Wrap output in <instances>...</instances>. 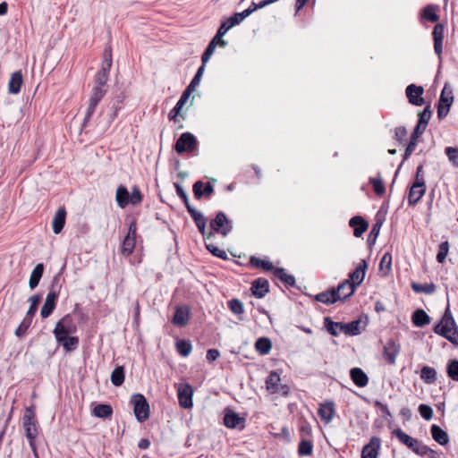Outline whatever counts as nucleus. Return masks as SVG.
<instances>
[{"label":"nucleus","instance_id":"f257e3e1","mask_svg":"<svg viewBox=\"0 0 458 458\" xmlns=\"http://www.w3.org/2000/svg\"><path fill=\"white\" fill-rule=\"evenodd\" d=\"M108 77L109 71H106V69H100L98 72L94 81L95 85L92 89V92L89 99V106L87 108L82 123L83 126L87 125L92 114H94L98 103L106 95V89H105V86L108 81Z\"/></svg>","mask_w":458,"mask_h":458},{"label":"nucleus","instance_id":"f03ea898","mask_svg":"<svg viewBox=\"0 0 458 458\" xmlns=\"http://www.w3.org/2000/svg\"><path fill=\"white\" fill-rule=\"evenodd\" d=\"M433 330L437 335H441L454 345L458 346V327L449 307L445 309L440 322L434 327Z\"/></svg>","mask_w":458,"mask_h":458},{"label":"nucleus","instance_id":"7ed1b4c3","mask_svg":"<svg viewBox=\"0 0 458 458\" xmlns=\"http://www.w3.org/2000/svg\"><path fill=\"white\" fill-rule=\"evenodd\" d=\"M23 428L25 431V436L29 441V445L37 457V447L35 444V439L38 434V421L35 418V411L34 407L30 406L26 408L25 413L22 418Z\"/></svg>","mask_w":458,"mask_h":458},{"label":"nucleus","instance_id":"20e7f679","mask_svg":"<svg viewBox=\"0 0 458 458\" xmlns=\"http://www.w3.org/2000/svg\"><path fill=\"white\" fill-rule=\"evenodd\" d=\"M60 276L55 275L53 278L50 291L47 293L45 302L41 308L40 315L43 318H48L56 306V301L59 296L61 285L59 284Z\"/></svg>","mask_w":458,"mask_h":458},{"label":"nucleus","instance_id":"39448f33","mask_svg":"<svg viewBox=\"0 0 458 458\" xmlns=\"http://www.w3.org/2000/svg\"><path fill=\"white\" fill-rule=\"evenodd\" d=\"M324 325L330 335H335L333 327H339V331L347 335H358L361 333V321L360 319L353 320L349 323L334 322L329 317L325 318Z\"/></svg>","mask_w":458,"mask_h":458},{"label":"nucleus","instance_id":"423d86ee","mask_svg":"<svg viewBox=\"0 0 458 458\" xmlns=\"http://www.w3.org/2000/svg\"><path fill=\"white\" fill-rule=\"evenodd\" d=\"M76 332L77 325L71 314H66L59 319L53 330L55 340H64L65 335H74Z\"/></svg>","mask_w":458,"mask_h":458},{"label":"nucleus","instance_id":"0eeeda50","mask_svg":"<svg viewBox=\"0 0 458 458\" xmlns=\"http://www.w3.org/2000/svg\"><path fill=\"white\" fill-rule=\"evenodd\" d=\"M131 403L133 405L134 415L140 422H143L149 418V404L143 394H132L131 397Z\"/></svg>","mask_w":458,"mask_h":458},{"label":"nucleus","instance_id":"6e6552de","mask_svg":"<svg viewBox=\"0 0 458 458\" xmlns=\"http://www.w3.org/2000/svg\"><path fill=\"white\" fill-rule=\"evenodd\" d=\"M453 102H454L453 89L447 83H445L441 91L440 98H439V100L437 103V117H438V119L441 120L448 114V113L450 111V107L453 105Z\"/></svg>","mask_w":458,"mask_h":458},{"label":"nucleus","instance_id":"1a4fd4ad","mask_svg":"<svg viewBox=\"0 0 458 458\" xmlns=\"http://www.w3.org/2000/svg\"><path fill=\"white\" fill-rule=\"evenodd\" d=\"M210 227L212 229L211 232L217 233L224 237L227 236L233 229L232 222L222 211H219L216 217L210 221Z\"/></svg>","mask_w":458,"mask_h":458},{"label":"nucleus","instance_id":"9d476101","mask_svg":"<svg viewBox=\"0 0 458 458\" xmlns=\"http://www.w3.org/2000/svg\"><path fill=\"white\" fill-rule=\"evenodd\" d=\"M191 216V217L193 219L196 226L198 227L199 233L204 237L205 240H209L214 236L213 232H207V219L204 216V215L200 212L195 209L193 207H188L187 210Z\"/></svg>","mask_w":458,"mask_h":458},{"label":"nucleus","instance_id":"9b49d317","mask_svg":"<svg viewBox=\"0 0 458 458\" xmlns=\"http://www.w3.org/2000/svg\"><path fill=\"white\" fill-rule=\"evenodd\" d=\"M193 389L192 386L188 384H179L177 386V396L178 402L182 408L191 409L193 405L192 403Z\"/></svg>","mask_w":458,"mask_h":458},{"label":"nucleus","instance_id":"f8f14e48","mask_svg":"<svg viewBox=\"0 0 458 458\" xmlns=\"http://www.w3.org/2000/svg\"><path fill=\"white\" fill-rule=\"evenodd\" d=\"M197 145L196 138L191 132H183L174 145V149L178 154H182L183 152H191L192 151Z\"/></svg>","mask_w":458,"mask_h":458},{"label":"nucleus","instance_id":"ddd939ff","mask_svg":"<svg viewBox=\"0 0 458 458\" xmlns=\"http://www.w3.org/2000/svg\"><path fill=\"white\" fill-rule=\"evenodd\" d=\"M423 92V88L415 84H410L405 89L409 102L417 106H421L425 103L424 98H422Z\"/></svg>","mask_w":458,"mask_h":458},{"label":"nucleus","instance_id":"4468645a","mask_svg":"<svg viewBox=\"0 0 458 458\" xmlns=\"http://www.w3.org/2000/svg\"><path fill=\"white\" fill-rule=\"evenodd\" d=\"M380 447L381 439L378 437H372L369 442L363 446L361 458H378Z\"/></svg>","mask_w":458,"mask_h":458},{"label":"nucleus","instance_id":"2eb2a0df","mask_svg":"<svg viewBox=\"0 0 458 458\" xmlns=\"http://www.w3.org/2000/svg\"><path fill=\"white\" fill-rule=\"evenodd\" d=\"M426 192L425 182H413L410 188L408 193V204L410 206H415Z\"/></svg>","mask_w":458,"mask_h":458},{"label":"nucleus","instance_id":"dca6fc26","mask_svg":"<svg viewBox=\"0 0 458 458\" xmlns=\"http://www.w3.org/2000/svg\"><path fill=\"white\" fill-rule=\"evenodd\" d=\"M399 352L400 344H397L395 341L390 339L384 346L383 357L388 364L394 365L395 363V360Z\"/></svg>","mask_w":458,"mask_h":458},{"label":"nucleus","instance_id":"f3484780","mask_svg":"<svg viewBox=\"0 0 458 458\" xmlns=\"http://www.w3.org/2000/svg\"><path fill=\"white\" fill-rule=\"evenodd\" d=\"M445 27L443 24H437L433 29V39H434V51L441 60V55L443 53V40H444Z\"/></svg>","mask_w":458,"mask_h":458},{"label":"nucleus","instance_id":"a211bd4d","mask_svg":"<svg viewBox=\"0 0 458 458\" xmlns=\"http://www.w3.org/2000/svg\"><path fill=\"white\" fill-rule=\"evenodd\" d=\"M224 424L229 428L242 429L245 427V420L233 411H227L224 416Z\"/></svg>","mask_w":458,"mask_h":458},{"label":"nucleus","instance_id":"6ab92c4d","mask_svg":"<svg viewBox=\"0 0 458 458\" xmlns=\"http://www.w3.org/2000/svg\"><path fill=\"white\" fill-rule=\"evenodd\" d=\"M368 264L365 259H361L356 269L350 273L349 280L352 284L356 288L364 280Z\"/></svg>","mask_w":458,"mask_h":458},{"label":"nucleus","instance_id":"aec40b11","mask_svg":"<svg viewBox=\"0 0 458 458\" xmlns=\"http://www.w3.org/2000/svg\"><path fill=\"white\" fill-rule=\"evenodd\" d=\"M318 414L320 419L326 423H330L335 415V403L332 401L325 402L319 405Z\"/></svg>","mask_w":458,"mask_h":458},{"label":"nucleus","instance_id":"412c9836","mask_svg":"<svg viewBox=\"0 0 458 458\" xmlns=\"http://www.w3.org/2000/svg\"><path fill=\"white\" fill-rule=\"evenodd\" d=\"M334 291L335 295L340 297L338 301H345L354 293L355 287L350 283V280L345 279L336 288H334Z\"/></svg>","mask_w":458,"mask_h":458},{"label":"nucleus","instance_id":"4be33fe9","mask_svg":"<svg viewBox=\"0 0 458 458\" xmlns=\"http://www.w3.org/2000/svg\"><path fill=\"white\" fill-rule=\"evenodd\" d=\"M251 292L255 297L263 298L269 292L268 281L262 277L254 280L251 284Z\"/></svg>","mask_w":458,"mask_h":458},{"label":"nucleus","instance_id":"5701e85b","mask_svg":"<svg viewBox=\"0 0 458 458\" xmlns=\"http://www.w3.org/2000/svg\"><path fill=\"white\" fill-rule=\"evenodd\" d=\"M349 225L353 228V235L360 237L369 227L368 222L360 216H355L349 220Z\"/></svg>","mask_w":458,"mask_h":458},{"label":"nucleus","instance_id":"b1692460","mask_svg":"<svg viewBox=\"0 0 458 458\" xmlns=\"http://www.w3.org/2000/svg\"><path fill=\"white\" fill-rule=\"evenodd\" d=\"M190 310L186 306H179L176 308L173 323L178 327H185L190 319Z\"/></svg>","mask_w":458,"mask_h":458},{"label":"nucleus","instance_id":"393cba45","mask_svg":"<svg viewBox=\"0 0 458 458\" xmlns=\"http://www.w3.org/2000/svg\"><path fill=\"white\" fill-rule=\"evenodd\" d=\"M65 218H66V210L64 207H61L57 209V211L55 214L52 226H53V232L55 234H58L62 232L64 229V226L65 225Z\"/></svg>","mask_w":458,"mask_h":458},{"label":"nucleus","instance_id":"a878e982","mask_svg":"<svg viewBox=\"0 0 458 458\" xmlns=\"http://www.w3.org/2000/svg\"><path fill=\"white\" fill-rule=\"evenodd\" d=\"M350 377L353 383L359 387H364L369 383V377L360 368H352L350 370Z\"/></svg>","mask_w":458,"mask_h":458},{"label":"nucleus","instance_id":"bb28decb","mask_svg":"<svg viewBox=\"0 0 458 458\" xmlns=\"http://www.w3.org/2000/svg\"><path fill=\"white\" fill-rule=\"evenodd\" d=\"M432 438L441 445H446L449 443V437L446 431L443 430L438 425L433 424L430 428Z\"/></svg>","mask_w":458,"mask_h":458},{"label":"nucleus","instance_id":"cd10ccee","mask_svg":"<svg viewBox=\"0 0 458 458\" xmlns=\"http://www.w3.org/2000/svg\"><path fill=\"white\" fill-rule=\"evenodd\" d=\"M22 74L21 71L12 73L8 82V90L11 94H18L22 84Z\"/></svg>","mask_w":458,"mask_h":458},{"label":"nucleus","instance_id":"c85d7f7f","mask_svg":"<svg viewBox=\"0 0 458 458\" xmlns=\"http://www.w3.org/2000/svg\"><path fill=\"white\" fill-rule=\"evenodd\" d=\"M189 98V93L183 91L174 107L168 114L169 120H175V118L179 115L182 116L181 112Z\"/></svg>","mask_w":458,"mask_h":458},{"label":"nucleus","instance_id":"c756f323","mask_svg":"<svg viewBox=\"0 0 458 458\" xmlns=\"http://www.w3.org/2000/svg\"><path fill=\"white\" fill-rule=\"evenodd\" d=\"M44 273V265L42 263H38L33 268L29 281V286L31 290L35 289L43 276Z\"/></svg>","mask_w":458,"mask_h":458},{"label":"nucleus","instance_id":"7c9ffc66","mask_svg":"<svg viewBox=\"0 0 458 458\" xmlns=\"http://www.w3.org/2000/svg\"><path fill=\"white\" fill-rule=\"evenodd\" d=\"M393 435L397 437V439L402 443L403 445H406L408 448L411 449L413 448L414 445L417 444V438H413L408 434H406L404 431H403L401 428H395L393 431Z\"/></svg>","mask_w":458,"mask_h":458},{"label":"nucleus","instance_id":"2f4dec72","mask_svg":"<svg viewBox=\"0 0 458 458\" xmlns=\"http://www.w3.org/2000/svg\"><path fill=\"white\" fill-rule=\"evenodd\" d=\"M317 301L322 302L324 304H333L340 299L338 295H335L334 288H331L326 292L320 293L315 296Z\"/></svg>","mask_w":458,"mask_h":458},{"label":"nucleus","instance_id":"473e14b6","mask_svg":"<svg viewBox=\"0 0 458 458\" xmlns=\"http://www.w3.org/2000/svg\"><path fill=\"white\" fill-rule=\"evenodd\" d=\"M411 321L414 326L421 327L430 323V317L425 310L420 309L413 312Z\"/></svg>","mask_w":458,"mask_h":458},{"label":"nucleus","instance_id":"72a5a7b5","mask_svg":"<svg viewBox=\"0 0 458 458\" xmlns=\"http://www.w3.org/2000/svg\"><path fill=\"white\" fill-rule=\"evenodd\" d=\"M115 199H116L117 205L121 208H124L125 207L128 206V204H130V193H129L128 190L126 189V187H124L123 185H120L117 188L116 194H115Z\"/></svg>","mask_w":458,"mask_h":458},{"label":"nucleus","instance_id":"f704fd0d","mask_svg":"<svg viewBox=\"0 0 458 458\" xmlns=\"http://www.w3.org/2000/svg\"><path fill=\"white\" fill-rule=\"evenodd\" d=\"M273 275L276 278L283 282L286 286H293L295 284V278L292 275H288L284 268L276 267Z\"/></svg>","mask_w":458,"mask_h":458},{"label":"nucleus","instance_id":"c9c22d12","mask_svg":"<svg viewBox=\"0 0 458 458\" xmlns=\"http://www.w3.org/2000/svg\"><path fill=\"white\" fill-rule=\"evenodd\" d=\"M56 342L61 344L67 352L76 350L79 345V338L72 335H65L64 340H56Z\"/></svg>","mask_w":458,"mask_h":458},{"label":"nucleus","instance_id":"e433bc0d","mask_svg":"<svg viewBox=\"0 0 458 458\" xmlns=\"http://www.w3.org/2000/svg\"><path fill=\"white\" fill-rule=\"evenodd\" d=\"M420 378L428 385L434 384L437 380V371L429 366L422 367L420 370Z\"/></svg>","mask_w":458,"mask_h":458},{"label":"nucleus","instance_id":"4c0bfd02","mask_svg":"<svg viewBox=\"0 0 458 458\" xmlns=\"http://www.w3.org/2000/svg\"><path fill=\"white\" fill-rule=\"evenodd\" d=\"M255 348L261 355L269 353L272 348V343L267 337H260L255 343Z\"/></svg>","mask_w":458,"mask_h":458},{"label":"nucleus","instance_id":"58836bf2","mask_svg":"<svg viewBox=\"0 0 458 458\" xmlns=\"http://www.w3.org/2000/svg\"><path fill=\"white\" fill-rule=\"evenodd\" d=\"M124 368L123 366L116 367L111 374V382L115 386H120L124 382Z\"/></svg>","mask_w":458,"mask_h":458},{"label":"nucleus","instance_id":"ea45409f","mask_svg":"<svg viewBox=\"0 0 458 458\" xmlns=\"http://www.w3.org/2000/svg\"><path fill=\"white\" fill-rule=\"evenodd\" d=\"M175 346L178 353L182 357L189 356L192 351V345L189 340H178Z\"/></svg>","mask_w":458,"mask_h":458},{"label":"nucleus","instance_id":"a19ab883","mask_svg":"<svg viewBox=\"0 0 458 458\" xmlns=\"http://www.w3.org/2000/svg\"><path fill=\"white\" fill-rule=\"evenodd\" d=\"M112 413H113V409L108 404H98L93 409V414L96 417L101 418V419L108 418L112 415Z\"/></svg>","mask_w":458,"mask_h":458},{"label":"nucleus","instance_id":"79ce46f5","mask_svg":"<svg viewBox=\"0 0 458 458\" xmlns=\"http://www.w3.org/2000/svg\"><path fill=\"white\" fill-rule=\"evenodd\" d=\"M313 453V444L310 440L302 438L298 445V454L300 456H310Z\"/></svg>","mask_w":458,"mask_h":458},{"label":"nucleus","instance_id":"37998d69","mask_svg":"<svg viewBox=\"0 0 458 458\" xmlns=\"http://www.w3.org/2000/svg\"><path fill=\"white\" fill-rule=\"evenodd\" d=\"M411 289L417 293L432 294L436 291V285L434 284H417L411 283Z\"/></svg>","mask_w":458,"mask_h":458},{"label":"nucleus","instance_id":"c03bdc74","mask_svg":"<svg viewBox=\"0 0 458 458\" xmlns=\"http://www.w3.org/2000/svg\"><path fill=\"white\" fill-rule=\"evenodd\" d=\"M280 381H281V377L277 372H276V371L270 372V374L268 375V377L266 379L267 390L270 393L277 386L280 385Z\"/></svg>","mask_w":458,"mask_h":458},{"label":"nucleus","instance_id":"a18cd8bd","mask_svg":"<svg viewBox=\"0 0 458 458\" xmlns=\"http://www.w3.org/2000/svg\"><path fill=\"white\" fill-rule=\"evenodd\" d=\"M135 244H136L135 239H131V237H125L122 243V248H121L122 253L124 256H130L133 252Z\"/></svg>","mask_w":458,"mask_h":458},{"label":"nucleus","instance_id":"49530a36","mask_svg":"<svg viewBox=\"0 0 458 458\" xmlns=\"http://www.w3.org/2000/svg\"><path fill=\"white\" fill-rule=\"evenodd\" d=\"M250 264L255 266L256 267L263 268L266 271H273L276 269V267L273 266V264L270 261L263 260L256 257H252L250 259Z\"/></svg>","mask_w":458,"mask_h":458},{"label":"nucleus","instance_id":"de8ad7c7","mask_svg":"<svg viewBox=\"0 0 458 458\" xmlns=\"http://www.w3.org/2000/svg\"><path fill=\"white\" fill-rule=\"evenodd\" d=\"M369 182L373 186L374 191L377 195L382 196L386 192V188L380 176L370 177Z\"/></svg>","mask_w":458,"mask_h":458},{"label":"nucleus","instance_id":"09e8293b","mask_svg":"<svg viewBox=\"0 0 458 458\" xmlns=\"http://www.w3.org/2000/svg\"><path fill=\"white\" fill-rule=\"evenodd\" d=\"M32 322V318L30 316H25V318L22 319L19 327L15 330V335L18 337H22L25 334L28 328L30 327Z\"/></svg>","mask_w":458,"mask_h":458},{"label":"nucleus","instance_id":"8fccbe9b","mask_svg":"<svg viewBox=\"0 0 458 458\" xmlns=\"http://www.w3.org/2000/svg\"><path fill=\"white\" fill-rule=\"evenodd\" d=\"M228 307H229L230 310L234 315L240 316V315L243 314V312H244L243 304L238 299H233V300L229 301Z\"/></svg>","mask_w":458,"mask_h":458},{"label":"nucleus","instance_id":"3c124183","mask_svg":"<svg viewBox=\"0 0 458 458\" xmlns=\"http://www.w3.org/2000/svg\"><path fill=\"white\" fill-rule=\"evenodd\" d=\"M445 153L448 157V160L455 167H458V148L446 147Z\"/></svg>","mask_w":458,"mask_h":458},{"label":"nucleus","instance_id":"603ef678","mask_svg":"<svg viewBox=\"0 0 458 458\" xmlns=\"http://www.w3.org/2000/svg\"><path fill=\"white\" fill-rule=\"evenodd\" d=\"M41 297L38 294L33 295L29 298V301L30 302V306L27 311V316H30V318H33L37 310L38 306L40 302Z\"/></svg>","mask_w":458,"mask_h":458},{"label":"nucleus","instance_id":"864d4df0","mask_svg":"<svg viewBox=\"0 0 458 458\" xmlns=\"http://www.w3.org/2000/svg\"><path fill=\"white\" fill-rule=\"evenodd\" d=\"M381 226H382V222L381 221H377L371 230H370V233L369 234V237H368V242L369 244H374L377 241V238L378 237L379 235V232H380V229H381Z\"/></svg>","mask_w":458,"mask_h":458},{"label":"nucleus","instance_id":"5fc2aeb1","mask_svg":"<svg viewBox=\"0 0 458 458\" xmlns=\"http://www.w3.org/2000/svg\"><path fill=\"white\" fill-rule=\"evenodd\" d=\"M447 375L454 381H458V360L449 361L447 365Z\"/></svg>","mask_w":458,"mask_h":458},{"label":"nucleus","instance_id":"6e6d98bb","mask_svg":"<svg viewBox=\"0 0 458 458\" xmlns=\"http://www.w3.org/2000/svg\"><path fill=\"white\" fill-rule=\"evenodd\" d=\"M423 17L432 22H437L439 20V16L436 13L435 8L432 5H428L423 9Z\"/></svg>","mask_w":458,"mask_h":458},{"label":"nucleus","instance_id":"4d7b16f0","mask_svg":"<svg viewBox=\"0 0 458 458\" xmlns=\"http://www.w3.org/2000/svg\"><path fill=\"white\" fill-rule=\"evenodd\" d=\"M449 251V242L447 241L443 242L439 245V250L437 255V260L439 263H444Z\"/></svg>","mask_w":458,"mask_h":458},{"label":"nucleus","instance_id":"13d9d810","mask_svg":"<svg viewBox=\"0 0 458 458\" xmlns=\"http://www.w3.org/2000/svg\"><path fill=\"white\" fill-rule=\"evenodd\" d=\"M392 266V255L389 252H386L383 255L380 263H379V268L381 271H386V273H388L391 270Z\"/></svg>","mask_w":458,"mask_h":458},{"label":"nucleus","instance_id":"bf43d9fd","mask_svg":"<svg viewBox=\"0 0 458 458\" xmlns=\"http://www.w3.org/2000/svg\"><path fill=\"white\" fill-rule=\"evenodd\" d=\"M205 246L207 250L211 252L214 256L220 258L222 259H226L227 255L225 250H220L218 247L214 245L213 243L205 242Z\"/></svg>","mask_w":458,"mask_h":458},{"label":"nucleus","instance_id":"052dcab7","mask_svg":"<svg viewBox=\"0 0 458 458\" xmlns=\"http://www.w3.org/2000/svg\"><path fill=\"white\" fill-rule=\"evenodd\" d=\"M431 117L430 106H427L422 112L419 114L418 124L427 127L428 121Z\"/></svg>","mask_w":458,"mask_h":458},{"label":"nucleus","instance_id":"680f3d73","mask_svg":"<svg viewBox=\"0 0 458 458\" xmlns=\"http://www.w3.org/2000/svg\"><path fill=\"white\" fill-rule=\"evenodd\" d=\"M174 188H175L178 197L182 200L186 208L188 209V207H191V206L189 202V198H188L186 191H184L183 187L180 183L174 182Z\"/></svg>","mask_w":458,"mask_h":458},{"label":"nucleus","instance_id":"e2e57ef3","mask_svg":"<svg viewBox=\"0 0 458 458\" xmlns=\"http://www.w3.org/2000/svg\"><path fill=\"white\" fill-rule=\"evenodd\" d=\"M419 412L420 414V416L426 420H430L433 417V410L432 408L428 405V404H420L419 406Z\"/></svg>","mask_w":458,"mask_h":458},{"label":"nucleus","instance_id":"0e129e2a","mask_svg":"<svg viewBox=\"0 0 458 458\" xmlns=\"http://www.w3.org/2000/svg\"><path fill=\"white\" fill-rule=\"evenodd\" d=\"M142 201V195L138 187L132 188L131 193H130V203L131 205H138Z\"/></svg>","mask_w":458,"mask_h":458},{"label":"nucleus","instance_id":"69168bd1","mask_svg":"<svg viewBox=\"0 0 458 458\" xmlns=\"http://www.w3.org/2000/svg\"><path fill=\"white\" fill-rule=\"evenodd\" d=\"M299 430L302 438L311 437L312 435L311 425L307 420H304L301 423Z\"/></svg>","mask_w":458,"mask_h":458},{"label":"nucleus","instance_id":"338daca9","mask_svg":"<svg viewBox=\"0 0 458 458\" xmlns=\"http://www.w3.org/2000/svg\"><path fill=\"white\" fill-rule=\"evenodd\" d=\"M249 16V12L242 11V13H236L229 19L231 25H237L242 22L245 18Z\"/></svg>","mask_w":458,"mask_h":458},{"label":"nucleus","instance_id":"774afa93","mask_svg":"<svg viewBox=\"0 0 458 458\" xmlns=\"http://www.w3.org/2000/svg\"><path fill=\"white\" fill-rule=\"evenodd\" d=\"M204 183L201 181H197L192 186L194 197L199 199L203 197Z\"/></svg>","mask_w":458,"mask_h":458}]
</instances>
